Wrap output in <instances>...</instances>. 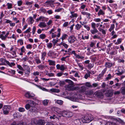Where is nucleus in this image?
Segmentation results:
<instances>
[{
    "label": "nucleus",
    "instance_id": "obj_2",
    "mask_svg": "<svg viewBox=\"0 0 125 125\" xmlns=\"http://www.w3.org/2000/svg\"><path fill=\"white\" fill-rule=\"evenodd\" d=\"M32 105L31 108L29 109V111L32 112H36L37 111V108L35 107V102L33 101H31Z\"/></svg>",
    "mask_w": 125,
    "mask_h": 125
},
{
    "label": "nucleus",
    "instance_id": "obj_18",
    "mask_svg": "<svg viewBox=\"0 0 125 125\" xmlns=\"http://www.w3.org/2000/svg\"><path fill=\"white\" fill-rule=\"evenodd\" d=\"M90 31L92 34H94L96 33H97L98 32V30L96 29H94L93 30H91Z\"/></svg>",
    "mask_w": 125,
    "mask_h": 125
},
{
    "label": "nucleus",
    "instance_id": "obj_47",
    "mask_svg": "<svg viewBox=\"0 0 125 125\" xmlns=\"http://www.w3.org/2000/svg\"><path fill=\"white\" fill-rule=\"evenodd\" d=\"M17 67L19 68V69L21 70H22V71H24V69L22 68V67H21V66L19 65H17Z\"/></svg>",
    "mask_w": 125,
    "mask_h": 125
},
{
    "label": "nucleus",
    "instance_id": "obj_16",
    "mask_svg": "<svg viewBox=\"0 0 125 125\" xmlns=\"http://www.w3.org/2000/svg\"><path fill=\"white\" fill-rule=\"evenodd\" d=\"M47 25L44 22H41L40 23L38 26L41 27H45Z\"/></svg>",
    "mask_w": 125,
    "mask_h": 125
},
{
    "label": "nucleus",
    "instance_id": "obj_1",
    "mask_svg": "<svg viewBox=\"0 0 125 125\" xmlns=\"http://www.w3.org/2000/svg\"><path fill=\"white\" fill-rule=\"evenodd\" d=\"M92 120V118L89 114L86 115L82 119V122L84 123H88L90 122Z\"/></svg>",
    "mask_w": 125,
    "mask_h": 125
},
{
    "label": "nucleus",
    "instance_id": "obj_8",
    "mask_svg": "<svg viewBox=\"0 0 125 125\" xmlns=\"http://www.w3.org/2000/svg\"><path fill=\"white\" fill-rule=\"evenodd\" d=\"M114 63L109 62H106L105 64V66L106 68H110L112 67L113 65H114Z\"/></svg>",
    "mask_w": 125,
    "mask_h": 125
},
{
    "label": "nucleus",
    "instance_id": "obj_58",
    "mask_svg": "<svg viewBox=\"0 0 125 125\" xmlns=\"http://www.w3.org/2000/svg\"><path fill=\"white\" fill-rule=\"evenodd\" d=\"M52 44L51 43H48L47 45V47L48 48H52Z\"/></svg>",
    "mask_w": 125,
    "mask_h": 125
},
{
    "label": "nucleus",
    "instance_id": "obj_4",
    "mask_svg": "<svg viewBox=\"0 0 125 125\" xmlns=\"http://www.w3.org/2000/svg\"><path fill=\"white\" fill-rule=\"evenodd\" d=\"M93 96L94 97H96L98 98H100L103 96V94L102 92L100 90H98L96 91L94 93Z\"/></svg>",
    "mask_w": 125,
    "mask_h": 125
},
{
    "label": "nucleus",
    "instance_id": "obj_24",
    "mask_svg": "<svg viewBox=\"0 0 125 125\" xmlns=\"http://www.w3.org/2000/svg\"><path fill=\"white\" fill-rule=\"evenodd\" d=\"M65 81L69 83L70 85H73L74 84L73 82L72 81L69 79H66L65 80Z\"/></svg>",
    "mask_w": 125,
    "mask_h": 125
},
{
    "label": "nucleus",
    "instance_id": "obj_33",
    "mask_svg": "<svg viewBox=\"0 0 125 125\" xmlns=\"http://www.w3.org/2000/svg\"><path fill=\"white\" fill-rule=\"evenodd\" d=\"M68 36V35L66 34H63L62 36L61 39L62 41L66 38Z\"/></svg>",
    "mask_w": 125,
    "mask_h": 125
},
{
    "label": "nucleus",
    "instance_id": "obj_51",
    "mask_svg": "<svg viewBox=\"0 0 125 125\" xmlns=\"http://www.w3.org/2000/svg\"><path fill=\"white\" fill-rule=\"evenodd\" d=\"M8 72L9 73H11L13 75L15 74V71L14 70H10V71H9Z\"/></svg>",
    "mask_w": 125,
    "mask_h": 125
},
{
    "label": "nucleus",
    "instance_id": "obj_11",
    "mask_svg": "<svg viewBox=\"0 0 125 125\" xmlns=\"http://www.w3.org/2000/svg\"><path fill=\"white\" fill-rule=\"evenodd\" d=\"M116 121L117 124H118L117 123L118 122L121 125H125V123L123 121L119 118H118V119L116 118Z\"/></svg>",
    "mask_w": 125,
    "mask_h": 125
},
{
    "label": "nucleus",
    "instance_id": "obj_30",
    "mask_svg": "<svg viewBox=\"0 0 125 125\" xmlns=\"http://www.w3.org/2000/svg\"><path fill=\"white\" fill-rule=\"evenodd\" d=\"M115 27V25L114 24H112L111 25L110 28L109 29V31L111 32V31L114 30Z\"/></svg>",
    "mask_w": 125,
    "mask_h": 125
},
{
    "label": "nucleus",
    "instance_id": "obj_14",
    "mask_svg": "<svg viewBox=\"0 0 125 125\" xmlns=\"http://www.w3.org/2000/svg\"><path fill=\"white\" fill-rule=\"evenodd\" d=\"M68 111H63L60 112V114L62 116L64 117H66V114L67 113Z\"/></svg>",
    "mask_w": 125,
    "mask_h": 125
},
{
    "label": "nucleus",
    "instance_id": "obj_22",
    "mask_svg": "<svg viewBox=\"0 0 125 125\" xmlns=\"http://www.w3.org/2000/svg\"><path fill=\"white\" fill-rule=\"evenodd\" d=\"M117 71L118 73H116V74L118 75H121L124 73V71L122 70V71L121 72H120V69H117Z\"/></svg>",
    "mask_w": 125,
    "mask_h": 125
},
{
    "label": "nucleus",
    "instance_id": "obj_34",
    "mask_svg": "<svg viewBox=\"0 0 125 125\" xmlns=\"http://www.w3.org/2000/svg\"><path fill=\"white\" fill-rule=\"evenodd\" d=\"M59 83L60 84V86H63L65 84V81H60Z\"/></svg>",
    "mask_w": 125,
    "mask_h": 125
},
{
    "label": "nucleus",
    "instance_id": "obj_38",
    "mask_svg": "<svg viewBox=\"0 0 125 125\" xmlns=\"http://www.w3.org/2000/svg\"><path fill=\"white\" fill-rule=\"evenodd\" d=\"M19 50H20L21 52L24 53L26 51V49L24 46H22L20 49H19Z\"/></svg>",
    "mask_w": 125,
    "mask_h": 125
},
{
    "label": "nucleus",
    "instance_id": "obj_12",
    "mask_svg": "<svg viewBox=\"0 0 125 125\" xmlns=\"http://www.w3.org/2000/svg\"><path fill=\"white\" fill-rule=\"evenodd\" d=\"M105 125H117L116 123L112 121L107 122L105 124Z\"/></svg>",
    "mask_w": 125,
    "mask_h": 125
},
{
    "label": "nucleus",
    "instance_id": "obj_50",
    "mask_svg": "<svg viewBox=\"0 0 125 125\" xmlns=\"http://www.w3.org/2000/svg\"><path fill=\"white\" fill-rule=\"evenodd\" d=\"M22 3L21 0L18 1L17 2L18 5L19 6H20L22 5Z\"/></svg>",
    "mask_w": 125,
    "mask_h": 125
},
{
    "label": "nucleus",
    "instance_id": "obj_28",
    "mask_svg": "<svg viewBox=\"0 0 125 125\" xmlns=\"http://www.w3.org/2000/svg\"><path fill=\"white\" fill-rule=\"evenodd\" d=\"M110 6L111 7L115 8V9H117V4H110Z\"/></svg>",
    "mask_w": 125,
    "mask_h": 125
},
{
    "label": "nucleus",
    "instance_id": "obj_15",
    "mask_svg": "<svg viewBox=\"0 0 125 125\" xmlns=\"http://www.w3.org/2000/svg\"><path fill=\"white\" fill-rule=\"evenodd\" d=\"M73 115V113L71 112L68 111L66 114V117H72Z\"/></svg>",
    "mask_w": 125,
    "mask_h": 125
},
{
    "label": "nucleus",
    "instance_id": "obj_40",
    "mask_svg": "<svg viewBox=\"0 0 125 125\" xmlns=\"http://www.w3.org/2000/svg\"><path fill=\"white\" fill-rule=\"evenodd\" d=\"M108 76L106 77L105 79V81H107L111 78V76L110 74H109L108 75Z\"/></svg>",
    "mask_w": 125,
    "mask_h": 125
},
{
    "label": "nucleus",
    "instance_id": "obj_53",
    "mask_svg": "<svg viewBox=\"0 0 125 125\" xmlns=\"http://www.w3.org/2000/svg\"><path fill=\"white\" fill-rule=\"evenodd\" d=\"M40 10L42 12H43L45 13L46 12V10L45 9H44L42 7H41L40 8Z\"/></svg>",
    "mask_w": 125,
    "mask_h": 125
},
{
    "label": "nucleus",
    "instance_id": "obj_61",
    "mask_svg": "<svg viewBox=\"0 0 125 125\" xmlns=\"http://www.w3.org/2000/svg\"><path fill=\"white\" fill-rule=\"evenodd\" d=\"M26 47L27 49H31L32 48V45L30 44H28L26 45Z\"/></svg>",
    "mask_w": 125,
    "mask_h": 125
},
{
    "label": "nucleus",
    "instance_id": "obj_31",
    "mask_svg": "<svg viewBox=\"0 0 125 125\" xmlns=\"http://www.w3.org/2000/svg\"><path fill=\"white\" fill-rule=\"evenodd\" d=\"M47 66L46 65H40L38 66V68L42 70L43 69H45Z\"/></svg>",
    "mask_w": 125,
    "mask_h": 125
},
{
    "label": "nucleus",
    "instance_id": "obj_5",
    "mask_svg": "<svg viewBox=\"0 0 125 125\" xmlns=\"http://www.w3.org/2000/svg\"><path fill=\"white\" fill-rule=\"evenodd\" d=\"M65 87L66 89V90L69 91H73L76 89V87H73L72 85H66Z\"/></svg>",
    "mask_w": 125,
    "mask_h": 125
},
{
    "label": "nucleus",
    "instance_id": "obj_59",
    "mask_svg": "<svg viewBox=\"0 0 125 125\" xmlns=\"http://www.w3.org/2000/svg\"><path fill=\"white\" fill-rule=\"evenodd\" d=\"M94 39H100V37L98 35H97L96 34L95 35L93 36V37Z\"/></svg>",
    "mask_w": 125,
    "mask_h": 125
},
{
    "label": "nucleus",
    "instance_id": "obj_37",
    "mask_svg": "<svg viewBox=\"0 0 125 125\" xmlns=\"http://www.w3.org/2000/svg\"><path fill=\"white\" fill-rule=\"evenodd\" d=\"M85 85L89 87L92 88L93 87L90 84L89 82H87L85 83Z\"/></svg>",
    "mask_w": 125,
    "mask_h": 125
},
{
    "label": "nucleus",
    "instance_id": "obj_64",
    "mask_svg": "<svg viewBox=\"0 0 125 125\" xmlns=\"http://www.w3.org/2000/svg\"><path fill=\"white\" fill-rule=\"evenodd\" d=\"M18 125H24V122L22 121H20V122L18 124H17Z\"/></svg>",
    "mask_w": 125,
    "mask_h": 125
},
{
    "label": "nucleus",
    "instance_id": "obj_17",
    "mask_svg": "<svg viewBox=\"0 0 125 125\" xmlns=\"http://www.w3.org/2000/svg\"><path fill=\"white\" fill-rule=\"evenodd\" d=\"M120 91L122 95H125V87H122Z\"/></svg>",
    "mask_w": 125,
    "mask_h": 125
},
{
    "label": "nucleus",
    "instance_id": "obj_54",
    "mask_svg": "<svg viewBox=\"0 0 125 125\" xmlns=\"http://www.w3.org/2000/svg\"><path fill=\"white\" fill-rule=\"evenodd\" d=\"M93 67V65L92 64L90 63H89L87 67L88 69H91Z\"/></svg>",
    "mask_w": 125,
    "mask_h": 125
},
{
    "label": "nucleus",
    "instance_id": "obj_35",
    "mask_svg": "<svg viewBox=\"0 0 125 125\" xmlns=\"http://www.w3.org/2000/svg\"><path fill=\"white\" fill-rule=\"evenodd\" d=\"M46 37L45 34H40L39 36L40 38L42 39H45Z\"/></svg>",
    "mask_w": 125,
    "mask_h": 125
},
{
    "label": "nucleus",
    "instance_id": "obj_26",
    "mask_svg": "<svg viewBox=\"0 0 125 125\" xmlns=\"http://www.w3.org/2000/svg\"><path fill=\"white\" fill-rule=\"evenodd\" d=\"M54 54V53L52 51H50L47 53L48 55L49 56L51 57L52 55Z\"/></svg>",
    "mask_w": 125,
    "mask_h": 125
},
{
    "label": "nucleus",
    "instance_id": "obj_9",
    "mask_svg": "<svg viewBox=\"0 0 125 125\" xmlns=\"http://www.w3.org/2000/svg\"><path fill=\"white\" fill-rule=\"evenodd\" d=\"M29 101H30V102H29V103L25 105V108L27 110L30 109L31 107V105H32L31 101H32L31 100H30Z\"/></svg>",
    "mask_w": 125,
    "mask_h": 125
},
{
    "label": "nucleus",
    "instance_id": "obj_10",
    "mask_svg": "<svg viewBox=\"0 0 125 125\" xmlns=\"http://www.w3.org/2000/svg\"><path fill=\"white\" fill-rule=\"evenodd\" d=\"M72 50V49L71 48H69V49H68V52L69 53H67L69 55L68 56H69V57H70V55H71L72 54H73L74 55H75V51L73 50L72 51V52H71V51Z\"/></svg>",
    "mask_w": 125,
    "mask_h": 125
},
{
    "label": "nucleus",
    "instance_id": "obj_6",
    "mask_svg": "<svg viewBox=\"0 0 125 125\" xmlns=\"http://www.w3.org/2000/svg\"><path fill=\"white\" fill-rule=\"evenodd\" d=\"M45 122L44 120L42 119H39L37 121V123H34L31 125H44Z\"/></svg>",
    "mask_w": 125,
    "mask_h": 125
},
{
    "label": "nucleus",
    "instance_id": "obj_23",
    "mask_svg": "<svg viewBox=\"0 0 125 125\" xmlns=\"http://www.w3.org/2000/svg\"><path fill=\"white\" fill-rule=\"evenodd\" d=\"M25 96L26 98L29 99H30V92H26L24 95Z\"/></svg>",
    "mask_w": 125,
    "mask_h": 125
},
{
    "label": "nucleus",
    "instance_id": "obj_43",
    "mask_svg": "<svg viewBox=\"0 0 125 125\" xmlns=\"http://www.w3.org/2000/svg\"><path fill=\"white\" fill-rule=\"evenodd\" d=\"M48 100H45L43 101L42 103L44 105H46L48 104Z\"/></svg>",
    "mask_w": 125,
    "mask_h": 125
},
{
    "label": "nucleus",
    "instance_id": "obj_45",
    "mask_svg": "<svg viewBox=\"0 0 125 125\" xmlns=\"http://www.w3.org/2000/svg\"><path fill=\"white\" fill-rule=\"evenodd\" d=\"M17 42H20L21 45H22L23 44V40L22 39H20L17 41Z\"/></svg>",
    "mask_w": 125,
    "mask_h": 125
},
{
    "label": "nucleus",
    "instance_id": "obj_21",
    "mask_svg": "<svg viewBox=\"0 0 125 125\" xmlns=\"http://www.w3.org/2000/svg\"><path fill=\"white\" fill-rule=\"evenodd\" d=\"M113 94V93L111 91L108 92L106 94V95L107 97H111L112 96Z\"/></svg>",
    "mask_w": 125,
    "mask_h": 125
},
{
    "label": "nucleus",
    "instance_id": "obj_41",
    "mask_svg": "<svg viewBox=\"0 0 125 125\" xmlns=\"http://www.w3.org/2000/svg\"><path fill=\"white\" fill-rule=\"evenodd\" d=\"M94 94L93 91L92 90L89 91L88 92V94L89 95H94Z\"/></svg>",
    "mask_w": 125,
    "mask_h": 125
},
{
    "label": "nucleus",
    "instance_id": "obj_44",
    "mask_svg": "<svg viewBox=\"0 0 125 125\" xmlns=\"http://www.w3.org/2000/svg\"><path fill=\"white\" fill-rule=\"evenodd\" d=\"M7 5L8 6L7 8L8 9H10L12 8V5L11 3H8Z\"/></svg>",
    "mask_w": 125,
    "mask_h": 125
},
{
    "label": "nucleus",
    "instance_id": "obj_46",
    "mask_svg": "<svg viewBox=\"0 0 125 125\" xmlns=\"http://www.w3.org/2000/svg\"><path fill=\"white\" fill-rule=\"evenodd\" d=\"M56 103L62 105L63 103V101L61 100H57Z\"/></svg>",
    "mask_w": 125,
    "mask_h": 125
},
{
    "label": "nucleus",
    "instance_id": "obj_57",
    "mask_svg": "<svg viewBox=\"0 0 125 125\" xmlns=\"http://www.w3.org/2000/svg\"><path fill=\"white\" fill-rule=\"evenodd\" d=\"M0 38H1L2 40H5L6 38L5 36L2 35V34H0Z\"/></svg>",
    "mask_w": 125,
    "mask_h": 125
},
{
    "label": "nucleus",
    "instance_id": "obj_39",
    "mask_svg": "<svg viewBox=\"0 0 125 125\" xmlns=\"http://www.w3.org/2000/svg\"><path fill=\"white\" fill-rule=\"evenodd\" d=\"M75 27L77 30H78L80 29L82 27V26L81 25H80L78 24H77L75 25Z\"/></svg>",
    "mask_w": 125,
    "mask_h": 125
},
{
    "label": "nucleus",
    "instance_id": "obj_3",
    "mask_svg": "<svg viewBox=\"0 0 125 125\" xmlns=\"http://www.w3.org/2000/svg\"><path fill=\"white\" fill-rule=\"evenodd\" d=\"M76 38L75 36L72 35L68 38V42L71 44L73 43L76 41Z\"/></svg>",
    "mask_w": 125,
    "mask_h": 125
},
{
    "label": "nucleus",
    "instance_id": "obj_62",
    "mask_svg": "<svg viewBox=\"0 0 125 125\" xmlns=\"http://www.w3.org/2000/svg\"><path fill=\"white\" fill-rule=\"evenodd\" d=\"M33 1L30 2L27 1L26 2V4L27 5H30L32 4Z\"/></svg>",
    "mask_w": 125,
    "mask_h": 125
},
{
    "label": "nucleus",
    "instance_id": "obj_63",
    "mask_svg": "<svg viewBox=\"0 0 125 125\" xmlns=\"http://www.w3.org/2000/svg\"><path fill=\"white\" fill-rule=\"evenodd\" d=\"M95 25L96 24L94 22H92V23L91 25V27L93 29H96Z\"/></svg>",
    "mask_w": 125,
    "mask_h": 125
},
{
    "label": "nucleus",
    "instance_id": "obj_13",
    "mask_svg": "<svg viewBox=\"0 0 125 125\" xmlns=\"http://www.w3.org/2000/svg\"><path fill=\"white\" fill-rule=\"evenodd\" d=\"M55 0H51L47 1L45 2V4L46 5H53Z\"/></svg>",
    "mask_w": 125,
    "mask_h": 125
},
{
    "label": "nucleus",
    "instance_id": "obj_49",
    "mask_svg": "<svg viewBox=\"0 0 125 125\" xmlns=\"http://www.w3.org/2000/svg\"><path fill=\"white\" fill-rule=\"evenodd\" d=\"M30 73V69L29 68V69H28L27 70L26 72L25 73L26 74H27L28 76H29V74Z\"/></svg>",
    "mask_w": 125,
    "mask_h": 125
},
{
    "label": "nucleus",
    "instance_id": "obj_56",
    "mask_svg": "<svg viewBox=\"0 0 125 125\" xmlns=\"http://www.w3.org/2000/svg\"><path fill=\"white\" fill-rule=\"evenodd\" d=\"M18 110L20 112H23L25 111V110L24 108L22 107H20L19 108Z\"/></svg>",
    "mask_w": 125,
    "mask_h": 125
},
{
    "label": "nucleus",
    "instance_id": "obj_20",
    "mask_svg": "<svg viewBox=\"0 0 125 125\" xmlns=\"http://www.w3.org/2000/svg\"><path fill=\"white\" fill-rule=\"evenodd\" d=\"M82 14L83 15H88V16L87 17V18L89 19L90 18V16L91 15V14L90 13H88L87 12H81Z\"/></svg>",
    "mask_w": 125,
    "mask_h": 125
},
{
    "label": "nucleus",
    "instance_id": "obj_27",
    "mask_svg": "<svg viewBox=\"0 0 125 125\" xmlns=\"http://www.w3.org/2000/svg\"><path fill=\"white\" fill-rule=\"evenodd\" d=\"M86 90V87L84 86H82L80 89V92L81 93H84Z\"/></svg>",
    "mask_w": 125,
    "mask_h": 125
},
{
    "label": "nucleus",
    "instance_id": "obj_36",
    "mask_svg": "<svg viewBox=\"0 0 125 125\" xmlns=\"http://www.w3.org/2000/svg\"><path fill=\"white\" fill-rule=\"evenodd\" d=\"M58 40H56L55 39H53L52 42L53 43V45L55 46L56 44L58 42Z\"/></svg>",
    "mask_w": 125,
    "mask_h": 125
},
{
    "label": "nucleus",
    "instance_id": "obj_52",
    "mask_svg": "<svg viewBox=\"0 0 125 125\" xmlns=\"http://www.w3.org/2000/svg\"><path fill=\"white\" fill-rule=\"evenodd\" d=\"M69 57V56H66L65 57H62V58H61V60L62 61H65L66 60H65V59L66 58Z\"/></svg>",
    "mask_w": 125,
    "mask_h": 125
},
{
    "label": "nucleus",
    "instance_id": "obj_29",
    "mask_svg": "<svg viewBox=\"0 0 125 125\" xmlns=\"http://www.w3.org/2000/svg\"><path fill=\"white\" fill-rule=\"evenodd\" d=\"M122 39L121 38H119L117 40V42L115 43V44L118 45L120 44L122 42Z\"/></svg>",
    "mask_w": 125,
    "mask_h": 125
},
{
    "label": "nucleus",
    "instance_id": "obj_25",
    "mask_svg": "<svg viewBox=\"0 0 125 125\" xmlns=\"http://www.w3.org/2000/svg\"><path fill=\"white\" fill-rule=\"evenodd\" d=\"M50 91L53 92L59 93L60 92V90L56 89H50Z\"/></svg>",
    "mask_w": 125,
    "mask_h": 125
},
{
    "label": "nucleus",
    "instance_id": "obj_32",
    "mask_svg": "<svg viewBox=\"0 0 125 125\" xmlns=\"http://www.w3.org/2000/svg\"><path fill=\"white\" fill-rule=\"evenodd\" d=\"M104 12L102 10H100L98 12V16H99L101 15H104Z\"/></svg>",
    "mask_w": 125,
    "mask_h": 125
},
{
    "label": "nucleus",
    "instance_id": "obj_19",
    "mask_svg": "<svg viewBox=\"0 0 125 125\" xmlns=\"http://www.w3.org/2000/svg\"><path fill=\"white\" fill-rule=\"evenodd\" d=\"M48 62H49L50 65H55V62L54 61H53L50 60H48Z\"/></svg>",
    "mask_w": 125,
    "mask_h": 125
},
{
    "label": "nucleus",
    "instance_id": "obj_7",
    "mask_svg": "<svg viewBox=\"0 0 125 125\" xmlns=\"http://www.w3.org/2000/svg\"><path fill=\"white\" fill-rule=\"evenodd\" d=\"M3 113L4 115H7L9 113V109L8 108V107L7 106H5L3 107Z\"/></svg>",
    "mask_w": 125,
    "mask_h": 125
},
{
    "label": "nucleus",
    "instance_id": "obj_42",
    "mask_svg": "<svg viewBox=\"0 0 125 125\" xmlns=\"http://www.w3.org/2000/svg\"><path fill=\"white\" fill-rule=\"evenodd\" d=\"M30 19V20H29V21H30V23L31 24H32L34 22V20L33 19L32 17H29Z\"/></svg>",
    "mask_w": 125,
    "mask_h": 125
},
{
    "label": "nucleus",
    "instance_id": "obj_60",
    "mask_svg": "<svg viewBox=\"0 0 125 125\" xmlns=\"http://www.w3.org/2000/svg\"><path fill=\"white\" fill-rule=\"evenodd\" d=\"M36 28L35 26H34L32 29V33L33 35H34L35 32Z\"/></svg>",
    "mask_w": 125,
    "mask_h": 125
},
{
    "label": "nucleus",
    "instance_id": "obj_48",
    "mask_svg": "<svg viewBox=\"0 0 125 125\" xmlns=\"http://www.w3.org/2000/svg\"><path fill=\"white\" fill-rule=\"evenodd\" d=\"M4 62H5L10 67H12V66L11 65L10 62L6 60L5 59L4 60Z\"/></svg>",
    "mask_w": 125,
    "mask_h": 125
},
{
    "label": "nucleus",
    "instance_id": "obj_55",
    "mask_svg": "<svg viewBox=\"0 0 125 125\" xmlns=\"http://www.w3.org/2000/svg\"><path fill=\"white\" fill-rule=\"evenodd\" d=\"M65 69V68L64 67V65H62L60 66V70L62 71H63Z\"/></svg>",
    "mask_w": 125,
    "mask_h": 125
}]
</instances>
